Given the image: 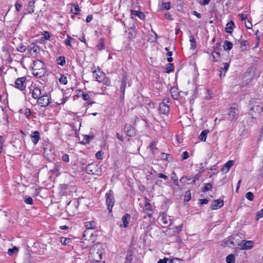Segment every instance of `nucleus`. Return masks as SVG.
<instances>
[{
  "label": "nucleus",
  "mask_w": 263,
  "mask_h": 263,
  "mask_svg": "<svg viewBox=\"0 0 263 263\" xmlns=\"http://www.w3.org/2000/svg\"><path fill=\"white\" fill-rule=\"evenodd\" d=\"M103 247L101 243H96L90 250V258L93 261L99 262L102 259Z\"/></svg>",
  "instance_id": "nucleus-1"
},
{
  "label": "nucleus",
  "mask_w": 263,
  "mask_h": 263,
  "mask_svg": "<svg viewBox=\"0 0 263 263\" xmlns=\"http://www.w3.org/2000/svg\"><path fill=\"white\" fill-rule=\"evenodd\" d=\"M32 73L37 77H41L46 73L45 64L39 60L34 61L32 67Z\"/></svg>",
  "instance_id": "nucleus-2"
},
{
  "label": "nucleus",
  "mask_w": 263,
  "mask_h": 263,
  "mask_svg": "<svg viewBox=\"0 0 263 263\" xmlns=\"http://www.w3.org/2000/svg\"><path fill=\"white\" fill-rule=\"evenodd\" d=\"M93 77L99 82H102L106 85L110 84V81L105 78V73L100 70L98 68V70H95L92 71Z\"/></svg>",
  "instance_id": "nucleus-3"
},
{
  "label": "nucleus",
  "mask_w": 263,
  "mask_h": 263,
  "mask_svg": "<svg viewBox=\"0 0 263 263\" xmlns=\"http://www.w3.org/2000/svg\"><path fill=\"white\" fill-rule=\"evenodd\" d=\"M50 97L47 94H43L38 100V104L42 107H45L49 105Z\"/></svg>",
  "instance_id": "nucleus-4"
},
{
  "label": "nucleus",
  "mask_w": 263,
  "mask_h": 263,
  "mask_svg": "<svg viewBox=\"0 0 263 263\" xmlns=\"http://www.w3.org/2000/svg\"><path fill=\"white\" fill-rule=\"evenodd\" d=\"M159 218L160 221L163 224H168L169 227L173 224V220L165 213L161 214Z\"/></svg>",
  "instance_id": "nucleus-5"
},
{
  "label": "nucleus",
  "mask_w": 263,
  "mask_h": 263,
  "mask_svg": "<svg viewBox=\"0 0 263 263\" xmlns=\"http://www.w3.org/2000/svg\"><path fill=\"white\" fill-rule=\"evenodd\" d=\"M106 203L109 212H111L112 211V208L115 203L114 197L110 192L106 194Z\"/></svg>",
  "instance_id": "nucleus-6"
},
{
  "label": "nucleus",
  "mask_w": 263,
  "mask_h": 263,
  "mask_svg": "<svg viewBox=\"0 0 263 263\" xmlns=\"http://www.w3.org/2000/svg\"><path fill=\"white\" fill-rule=\"evenodd\" d=\"M99 168L96 164H89L86 167V172L88 174L98 175L100 171Z\"/></svg>",
  "instance_id": "nucleus-7"
},
{
  "label": "nucleus",
  "mask_w": 263,
  "mask_h": 263,
  "mask_svg": "<svg viewBox=\"0 0 263 263\" xmlns=\"http://www.w3.org/2000/svg\"><path fill=\"white\" fill-rule=\"evenodd\" d=\"M238 245L241 249L248 250L253 248L254 242L251 240H242L241 242L238 243Z\"/></svg>",
  "instance_id": "nucleus-8"
},
{
  "label": "nucleus",
  "mask_w": 263,
  "mask_h": 263,
  "mask_svg": "<svg viewBox=\"0 0 263 263\" xmlns=\"http://www.w3.org/2000/svg\"><path fill=\"white\" fill-rule=\"evenodd\" d=\"M26 80V79L24 77L17 78L15 82V87L21 90H24L25 88L24 83L25 82Z\"/></svg>",
  "instance_id": "nucleus-9"
},
{
  "label": "nucleus",
  "mask_w": 263,
  "mask_h": 263,
  "mask_svg": "<svg viewBox=\"0 0 263 263\" xmlns=\"http://www.w3.org/2000/svg\"><path fill=\"white\" fill-rule=\"evenodd\" d=\"M224 205L223 200L220 199L215 200L211 205L212 210H217L221 208Z\"/></svg>",
  "instance_id": "nucleus-10"
},
{
  "label": "nucleus",
  "mask_w": 263,
  "mask_h": 263,
  "mask_svg": "<svg viewBox=\"0 0 263 263\" xmlns=\"http://www.w3.org/2000/svg\"><path fill=\"white\" fill-rule=\"evenodd\" d=\"M170 108L167 104L162 102L159 104V111L161 114L166 115L169 112Z\"/></svg>",
  "instance_id": "nucleus-11"
},
{
  "label": "nucleus",
  "mask_w": 263,
  "mask_h": 263,
  "mask_svg": "<svg viewBox=\"0 0 263 263\" xmlns=\"http://www.w3.org/2000/svg\"><path fill=\"white\" fill-rule=\"evenodd\" d=\"M234 164V161H228L223 166L221 171L224 173H227L230 170V168Z\"/></svg>",
  "instance_id": "nucleus-12"
},
{
  "label": "nucleus",
  "mask_w": 263,
  "mask_h": 263,
  "mask_svg": "<svg viewBox=\"0 0 263 263\" xmlns=\"http://www.w3.org/2000/svg\"><path fill=\"white\" fill-rule=\"evenodd\" d=\"M124 130L128 136L132 137L134 134V128L129 124L125 125Z\"/></svg>",
  "instance_id": "nucleus-13"
},
{
  "label": "nucleus",
  "mask_w": 263,
  "mask_h": 263,
  "mask_svg": "<svg viewBox=\"0 0 263 263\" xmlns=\"http://www.w3.org/2000/svg\"><path fill=\"white\" fill-rule=\"evenodd\" d=\"M127 78L126 76H124L122 78V82H121V85L120 88V90L121 92H122V95H124L125 92V88L127 84Z\"/></svg>",
  "instance_id": "nucleus-14"
},
{
  "label": "nucleus",
  "mask_w": 263,
  "mask_h": 263,
  "mask_svg": "<svg viewBox=\"0 0 263 263\" xmlns=\"http://www.w3.org/2000/svg\"><path fill=\"white\" fill-rule=\"evenodd\" d=\"M198 179V177L196 176L194 177V179L193 180L192 182H189V181L191 180L190 178H188L186 176H183L180 179V182L182 183H195L196 180Z\"/></svg>",
  "instance_id": "nucleus-15"
},
{
  "label": "nucleus",
  "mask_w": 263,
  "mask_h": 263,
  "mask_svg": "<svg viewBox=\"0 0 263 263\" xmlns=\"http://www.w3.org/2000/svg\"><path fill=\"white\" fill-rule=\"evenodd\" d=\"M31 138L34 144H36L40 140V134L37 131H34L31 135Z\"/></svg>",
  "instance_id": "nucleus-16"
},
{
  "label": "nucleus",
  "mask_w": 263,
  "mask_h": 263,
  "mask_svg": "<svg viewBox=\"0 0 263 263\" xmlns=\"http://www.w3.org/2000/svg\"><path fill=\"white\" fill-rule=\"evenodd\" d=\"M234 23L233 21H230L228 22L225 27V30L229 33H232L234 28Z\"/></svg>",
  "instance_id": "nucleus-17"
},
{
  "label": "nucleus",
  "mask_w": 263,
  "mask_h": 263,
  "mask_svg": "<svg viewBox=\"0 0 263 263\" xmlns=\"http://www.w3.org/2000/svg\"><path fill=\"white\" fill-rule=\"evenodd\" d=\"M93 237V233L91 230H86L83 233V237L85 240H91V238Z\"/></svg>",
  "instance_id": "nucleus-18"
},
{
  "label": "nucleus",
  "mask_w": 263,
  "mask_h": 263,
  "mask_svg": "<svg viewBox=\"0 0 263 263\" xmlns=\"http://www.w3.org/2000/svg\"><path fill=\"white\" fill-rule=\"evenodd\" d=\"M130 218V215L128 214H125L122 217V221L123 224L120 225L121 227L126 228L128 224V221Z\"/></svg>",
  "instance_id": "nucleus-19"
},
{
  "label": "nucleus",
  "mask_w": 263,
  "mask_h": 263,
  "mask_svg": "<svg viewBox=\"0 0 263 263\" xmlns=\"http://www.w3.org/2000/svg\"><path fill=\"white\" fill-rule=\"evenodd\" d=\"M42 96V92L40 88L35 87L32 92V96L33 98L36 99Z\"/></svg>",
  "instance_id": "nucleus-20"
},
{
  "label": "nucleus",
  "mask_w": 263,
  "mask_h": 263,
  "mask_svg": "<svg viewBox=\"0 0 263 263\" xmlns=\"http://www.w3.org/2000/svg\"><path fill=\"white\" fill-rule=\"evenodd\" d=\"M85 227L86 230H92L96 228V225L94 221H86L85 223Z\"/></svg>",
  "instance_id": "nucleus-21"
},
{
  "label": "nucleus",
  "mask_w": 263,
  "mask_h": 263,
  "mask_svg": "<svg viewBox=\"0 0 263 263\" xmlns=\"http://www.w3.org/2000/svg\"><path fill=\"white\" fill-rule=\"evenodd\" d=\"M220 57V53L216 51H213L210 57V59L212 62H217Z\"/></svg>",
  "instance_id": "nucleus-22"
},
{
  "label": "nucleus",
  "mask_w": 263,
  "mask_h": 263,
  "mask_svg": "<svg viewBox=\"0 0 263 263\" xmlns=\"http://www.w3.org/2000/svg\"><path fill=\"white\" fill-rule=\"evenodd\" d=\"M229 116L232 120L236 119L238 116V111L234 108H231L229 112Z\"/></svg>",
  "instance_id": "nucleus-23"
},
{
  "label": "nucleus",
  "mask_w": 263,
  "mask_h": 263,
  "mask_svg": "<svg viewBox=\"0 0 263 263\" xmlns=\"http://www.w3.org/2000/svg\"><path fill=\"white\" fill-rule=\"evenodd\" d=\"M131 14L137 16L141 20H144L145 17L144 14L139 11L132 10Z\"/></svg>",
  "instance_id": "nucleus-24"
},
{
  "label": "nucleus",
  "mask_w": 263,
  "mask_h": 263,
  "mask_svg": "<svg viewBox=\"0 0 263 263\" xmlns=\"http://www.w3.org/2000/svg\"><path fill=\"white\" fill-rule=\"evenodd\" d=\"M210 133V130L206 129L202 131L199 135V139L202 141H205L208 134Z\"/></svg>",
  "instance_id": "nucleus-25"
},
{
  "label": "nucleus",
  "mask_w": 263,
  "mask_h": 263,
  "mask_svg": "<svg viewBox=\"0 0 263 263\" xmlns=\"http://www.w3.org/2000/svg\"><path fill=\"white\" fill-rule=\"evenodd\" d=\"M233 43L228 41H225L224 42L223 47L226 50H231L233 48Z\"/></svg>",
  "instance_id": "nucleus-26"
},
{
  "label": "nucleus",
  "mask_w": 263,
  "mask_h": 263,
  "mask_svg": "<svg viewBox=\"0 0 263 263\" xmlns=\"http://www.w3.org/2000/svg\"><path fill=\"white\" fill-rule=\"evenodd\" d=\"M182 224L176 227L175 228H168V230L173 231V234L175 235L176 233H179L182 231Z\"/></svg>",
  "instance_id": "nucleus-27"
},
{
  "label": "nucleus",
  "mask_w": 263,
  "mask_h": 263,
  "mask_svg": "<svg viewBox=\"0 0 263 263\" xmlns=\"http://www.w3.org/2000/svg\"><path fill=\"white\" fill-rule=\"evenodd\" d=\"M81 97L82 98V99L84 100V101H88V104H92L93 103L92 102H91L89 100L90 99V96L87 93H84L83 92L82 93V95H81Z\"/></svg>",
  "instance_id": "nucleus-28"
},
{
  "label": "nucleus",
  "mask_w": 263,
  "mask_h": 263,
  "mask_svg": "<svg viewBox=\"0 0 263 263\" xmlns=\"http://www.w3.org/2000/svg\"><path fill=\"white\" fill-rule=\"evenodd\" d=\"M97 48L99 50H101L104 48V41L103 39H100L97 46Z\"/></svg>",
  "instance_id": "nucleus-29"
},
{
  "label": "nucleus",
  "mask_w": 263,
  "mask_h": 263,
  "mask_svg": "<svg viewBox=\"0 0 263 263\" xmlns=\"http://www.w3.org/2000/svg\"><path fill=\"white\" fill-rule=\"evenodd\" d=\"M227 263H234L235 257L232 254H229L226 257Z\"/></svg>",
  "instance_id": "nucleus-30"
},
{
  "label": "nucleus",
  "mask_w": 263,
  "mask_h": 263,
  "mask_svg": "<svg viewBox=\"0 0 263 263\" xmlns=\"http://www.w3.org/2000/svg\"><path fill=\"white\" fill-rule=\"evenodd\" d=\"M57 62L59 65L63 66L65 64V57L63 56L59 57L58 58H57Z\"/></svg>",
  "instance_id": "nucleus-31"
},
{
  "label": "nucleus",
  "mask_w": 263,
  "mask_h": 263,
  "mask_svg": "<svg viewBox=\"0 0 263 263\" xmlns=\"http://www.w3.org/2000/svg\"><path fill=\"white\" fill-rule=\"evenodd\" d=\"M60 242L63 245L69 244L71 242V239L69 238L61 237Z\"/></svg>",
  "instance_id": "nucleus-32"
},
{
  "label": "nucleus",
  "mask_w": 263,
  "mask_h": 263,
  "mask_svg": "<svg viewBox=\"0 0 263 263\" xmlns=\"http://www.w3.org/2000/svg\"><path fill=\"white\" fill-rule=\"evenodd\" d=\"M18 249L16 247H14L12 248L9 249L8 251V254L10 256H12L14 253L18 252Z\"/></svg>",
  "instance_id": "nucleus-33"
},
{
  "label": "nucleus",
  "mask_w": 263,
  "mask_h": 263,
  "mask_svg": "<svg viewBox=\"0 0 263 263\" xmlns=\"http://www.w3.org/2000/svg\"><path fill=\"white\" fill-rule=\"evenodd\" d=\"M174 70V66L172 64H167L166 66V72L170 73Z\"/></svg>",
  "instance_id": "nucleus-34"
},
{
  "label": "nucleus",
  "mask_w": 263,
  "mask_h": 263,
  "mask_svg": "<svg viewBox=\"0 0 263 263\" xmlns=\"http://www.w3.org/2000/svg\"><path fill=\"white\" fill-rule=\"evenodd\" d=\"M144 209L145 211H151L152 210V205L149 203V202L147 200L145 201V205H144Z\"/></svg>",
  "instance_id": "nucleus-35"
},
{
  "label": "nucleus",
  "mask_w": 263,
  "mask_h": 263,
  "mask_svg": "<svg viewBox=\"0 0 263 263\" xmlns=\"http://www.w3.org/2000/svg\"><path fill=\"white\" fill-rule=\"evenodd\" d=\"M246 198L250 201H253L254 199V195L252 192H249L246 193Z\"/></svg>",
  "instance_id": "nucleus-36"
},
{
  "label": "nucleus",
  "mask_w": 263,
  "mask_h": 263,
  "mask_svg": "<svg viewBox=\"0 0 263 263\" xmlns=\"http://www.w3.org/2000/svg\"><path fill=\"white\" fill-rule=\"evenodd\" d=\"M71 12L74 14H78L79 12V7L78 5H74V8L71 9Z\"/></svg>",
  "instance_id": "nucleus-37"
},
{
  "label": "nucleus",
  "mask_w": 263,
  "mask_h": 263,
  "mask_svg": "<svg viewBox=\"0 0 263 263\" xmlns=\"http://www.w3.org/2000/svg\"><path fill=\"white\" fill-rule=\"evenodd\" d=\"M191 198V192L190 191L188 190L185 193V195L184 197V201L186 202L189 201Z\"/></svg>",
  "instance_id": "nucleus-38"
},
{
  "label": "nucleus",
  "mask_w": 263,
  "mask_h": 263,
  "mask_svg": "<svg viewBox=\"0 0 263 263\" xmlns=\"http://www.w3.org/2000/svg\"><path fill=\"white\" fill-rule=\"evenodd\" d=\"M171 4L170 2H164L162 4V7L165 10H169L171 8Z\"/></svg>",
  "instance_id": "nucleus-39"
},
{
  "label": "nucleus",
  "mask_w": 263,
  "mask_h": 263,
  "mask_svg": "<svg viewBox=\"0 0 263 263\" xmlns=\"http://www.w3.org/2000/svg\"><path fill=\"white\" fill-rule=\"evenodd\" d=\"M212 187V185L210 183H206L204 185L203 191V192L208 191L211 190Z\"/></svg>",
  "instance_id": "nucleus-40"
},
{
  "label": "nucleus",
  "mask_w": 263,
  "mask_h": 263,
  "mask_svg": "<svg viewBox=\"0 0 263 263\" xmlns=\"http://www.w3.org/2000/svg\"><path fill=\"white\" fill-rule=\"evenodd\" d=\"M149 148L153 154L154 155L155 154V150H156L157 148L156 147L155 142H153L149 146Z\"/></svg>",
  "instance_id": "nucleus-41"
},
{
  "label": "nucleus",
  "mask_w": 263,
  "mask_h": 263,
  "mask_svg": "<svg viewBox=\"0 0 263 263\" xmlns=\"http://www.w3.org/2000/svg\"><path fill=\"white\" fill-rule=\"evenodd\" d=\"M60 82L62 84H66L67 82V78L64 76H62L59 79Z\"/></svg>",
  "instance_id": "nucleus-42"
},
{
  "label": "nucleus",
  "mask_w": 263,
  "mask_h": 263,
  "mask_svg": "<svg viewBox=\"0 0 263 263\" xmlns=\"http://www.w3.org/2000/svg\"><path fill=\"white\" fill-rule=\"evenodd\" d=\"M24 201L26 203L28 204L31 205L33 204V200H32V198H31L30 197L25 198L24 199Z\"/></svg>",
  "instance_id": "nucleus-43"
},
{
  "label": "nucleus",
  "mask_w": 263,
  "mask_h": 263,
  "mask_svg": "<svg viewBox=\"0 0 263 263\" xmlns=\"http://www.w3.org/2000/svg\"><path fill=\"white\" fill-rule=\"evenodd\" d=\"M263 217V208L258 211L256 214V220H258L259 218Z\"/></svg>",
  "instance_id": "nucleus-44"
},
{
  "label": "nucleus",
  "mask_w": 263,
  "mask_h": 263,
  "mask_svg": "<svg viewBox=\"0 0 263 263\" xmlns=\"http://www.w3.org/2000/svg\"><path fill=\"white\" fill-rule=\"evenodd\" d=\"M238 17H239L242 21H246L248 19L247 15H245L243 13H239L238 15Z\"/></svg>",
  "instance_id": "nucleus-45"
},
{
  "label": "nucleus",
  "mask_w": 263,
  "mask_h": 263,
  "mask_svg": "<svg viewBox=\"0 0 263 263\" xmlns=\"http://www.w3.org/2000/svg\"><path fill=\"white\" fill-rule=\"evenodd\" d=\"M211 0H199V3L201 5H206L209 4Z\"/></svg>",
  "instance_id": "nucleus-46"
},
{
  "label": "nucleus",
  "mask_w": 263,
  "mask_h": 263,
  "mask_svg": "<svg viewBox=\"0 0 263 263\" xmlns=\"http://www.w3.org/2000/svg\"><path fill=\"white\" fill-rule=\"evenodd\" d=\"M189 153L187 152H184L181 155V159L185 160L189 158Z\"/></svg>",
  "instance_id": "nucleus-47"
},
{
  "label": "nucleus",
  "mask_w": 263,
  "mask_h": 263,
  "mask_svg": "<svg viewBox=\"0 0 263 263\" xmlns=\"http://www.w3.org/2000/svg\"><path fill=\"white\" fill-rule=\"evenodd\" d=\"M62 160L65 162H68L69 161V156L67 154H64L62 157Z\"/></svg>",
  "instance_id": "nucleus-48"
},
{
  "label": "nucleus",
  "mask_w": 263,
  "mask_h": 263,
  "mask_svg": "<svg viewBox=\"0 0 263 263\" xmlns=\"http://www.w3.org/2000/svg\"><path fill=\"white\" fill-rule=\"evenodd\" d=\"M103 153L102 151H98L96 154V157L98 159H102Z\"/></svg>",
  "instance_id": "nucleus-49"
},
{
  "label": "nucleus",
  "mask_w": 263,
  "mask_h": 263,
  "mask_svg": "<svg viewBox=\"0 0 263 263\" xmlns=\"http://www.w3.org/2000/svg\"><path fill=\"white\" fill-rule=\"evenodd\" d=\"M26 48L25 46L24 45H21L20 46L17 50L21 52H24L26 51Z\"/></svg>",
  "instance_id": "nucleus-50"
},
{
  "label": "nucleus",
  "mask_w": 263,
  "mask_h": 263,
  "mask_svg": "<svg viewBox=\"0 0 263 263\" xmlns=\"http://www.w3.org/2000/svg\"><path fill=\"white\" fill-rule=\"evenodd\" d=\"M157 175L159 178H163L164 180L168 179V177L166 175L162 173H158Z\"/></svg>",
  "instance_id": "nucleus-51"
},
{
  "label": "nucleus",
  "mask_w": 263,
  "mask_h": 263,
  "mask_svg": "<svg viewBox=\"0 0 263 263\" xmlns=\"http://www.w3.org/2000/svg\"><path fill=\"white\" fill-rule=\"evenodd\" d=\"M50 35L49 32H48L47 31L44 32V34H43V37L45 39L48 40L50 39Z\"/></svg>",
  "instance_id": "nucleus-52"
},
{
  "label": "nucleus",
  "mask_w": 263,
  "mask_h": 263,
  "mask_svg": "<svg viewBox=\"0 0 263 263\" xmlns=\"http://www.w3.org/2000/svg\"><path fill=\"white\" fill-rule=\"evenodd\" d=\"M245 26L248 29H252V24L249 21H248L247 22H245Z\"/></svg>",
  "instance_id": "nucleus-53"
},
{
  "label": "nucleus",
  "mask_w": 263,
  "mask_h": 263,
  "mask_svg": "<svg viewBox=\"0 0 263 263\" xmlns=\"http://www.w3.org/2000/svg\"><path fill=\"white\" fill-rule=\"evenodd\" d=\"M190 41L191 42V47H192V48H194L195 46V40H194L193 36H192L190 37Z\"/></svg>",
  "instance_id": "nucleus-54"
},
{
  "label": "nucleus",
  "mask_w": 263,
  "mask_h": 263,
  "mask_svg": "<svg viewBox=\"0 0 263 263\" xmlns=\"http://www.w3.org/2000/svg\"><path fill=\"white\" fill-rule=\"evenodd\" d=\"M223 68H221V70H224L225 71H227L228 69H229V64L228 63H224L223 64Z\"/></svg>",
  "instance_id": "nucleus-55"
},
{
  "label": "nucleus",
  "mask_w": 263,
  "mask_h": 263,
  "mask_svg": "<svg viewBox=\"0 0 263 263\" xmlns=\"http://www.w3.org/2000/svg\"><path fill=\"white\" fill-rule=\"evenodd\" d=\"M171 179L173 180V181H176V180H178V177L176 175V174L175 173V172H173L172 174V175H171Z\"/></svg>",
  "instance_id": "nucleus-56"
},
{
  "label": "nucleus",
  "mask_w": 263,
  "mask_h": 263,
  "mask_svg": "<svg viewBox=\"0 0 263 263\" xmlns=\"http://www.w3.org/2000/svg\"><path fill=\"white\" fill-rule=\"evenodd\" d=\"M132 254L130 252H128L127 255L126 256V259L127 260H129L130 262L132 259Z\"/></svg>",
  "instance_id": "nucleus-57"
},
{
  "label": "nucleus",
  "mask_w": 263,
  "mask_h": 263,
  "mask_svg": "<svg viewBox=\"0 0 263 263\" xmlns=\"http://www.w3.org/2000/svg\"><path fill=\"white\" fill-rule=\"evenodd\" d=\"M25 115L27 117H29L31 115V111L29 109H26L25 110Z\"/></svg>",
  "instance_id": "nucleus-58"
},
{
  "label": "nucleus",
  "mask_w": 263,
  "mask_h": 263,
  "mask_svg": "<svg viewBox=\"0 0 263 263\" xmlns=\"http://www.w3.org/2000/svg\"><path fill=\"white\" fill-rule=\"evenodd\" d=\"M209 202V200L206 199H202L200 200L199 203L200 204H207Z\"/></svg>",
  "instance_id": "nucleus-59"
},
{
  "label": "nucleus",
  "mask_w": 263,
  "mask_h": 263,
  "mask_svg": "<svg viewBox=\"0 0 263 263\" xmlns=\"http://www.w3.org/2000/svg\"><path fill=\"white\" fill-rule=\"evenodd\" d=\"M168 259L167 258H164V259H160L158 261V263H167Z\"/></svg>",
  "instance_id": "nucleus-60"
},
{
  "label": "nucleus",
  "mask_w": 263,
  "mask_h": 263,
  "mask_svg": "<svg viewBox=\"0 0 263 263\" xmlns=\"http://www.w3.org/2000/svg\"><path fill=\"white\" fill-rule=\"evenodd\" d=\"M15 9L17 11H19L22 8V5L18 3H16L15 5Z\"/></svg>",
  "instance_id": "nucleus-61"
},
{
  "label": "nucleus",
  "mask_w": 263,
  "mask_h": 263,
  "mask_svg": "<svg viewBox=\"0 0 263 263\" xmlns=\"http://www.w3.org/2000/svg\"><path fill=\"white\" fill-rule=\"evenodd\" d=\"M116 137L118 139H119V140L121 141H123V137L122 136H121L119 133H117L116 134Z\"/></svg>",
  "instance_id": "nucleus-62"
},
{
  "label": "nucleus",
  "mask_w": 263,
  "mask_h": 263,
  "mask_svg": "<svg viewBox=\"0 0 263 263\" xmlns=\"http://www.w3.org/2000/svg\"><path fill=\"white\" fill-rule=\"evenodd\" d=\"M92 15H88L86 17V21L87 23H89L92 20Z\"/></svg>",
  "instance_id": "nucleus-63"
},
{
  "label": "nucleus",
  "mask_w": 263,
  "mask_h": 263,
  "mask_svg": "<svg viewBox=\"0 0 263 263\" xmlns=\"http://www.w3.org/2000/svg\"><path fill=\"white\" fill-rule=\"evenodd\" d=\"M167 156L168 155L165 153H162L161 156V158L164 160H167Z\"/></svg>",
  "instance_id": "nucleus-64"
}]
</instances>
